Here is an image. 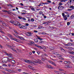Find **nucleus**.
I'll use <instances>...</instances> for the list:
<instances>
[{"label": "nucleus", "mask_w": 74, "mask_h": 74, "mask_svg": "<svg viewBox=\"0 0 74 74\" xmlns=\"http://www.w3.org/2000/svg\"><path fill=\"white\" fill-rule=\"evenodd\" d=\"M35 45L36 47H37L39 49H43L44 48H45V47H42L41 46H39L37 44H35Z\"/></svg>", "instance_id": "f257e3e1"}, {"label": "nucleus", "mask_w": 74, "mask_h": 74, "mask_svg": "<svg viewBox=\"0 0 74 74\" xmlns=\"http://www.w3.org/2000/svg\"><path fill=\"white\" fill-rule=\"evenodd\" d=\"M5 54L6 55L8 56V58H10V59H12V58H14L12 57H11L12 56V54H8L7 53H5Z\"/></svg>", "instance_id": "f03ea898"}, {"label": "nucleus", "mask_w": 74, "mask_h": 74, "mask_svg": "<svg viewBox=\"0 0 74 74\" xmlns=\"http://www.w3.org/2000/svg\"><path fill=\"white\" fill-rule=\"evenodd\" d=\"M19 26V27L20 29H25L26 28H25V27L24 26H22V25L20 24V25H18Z\"/></svg>", "instance_id": "7ed1b4c3"}, {"label": "nucleus", "mask_w": 74, "mask_h": 74, "mask_svg": "<svg viewBox=\"0 0 74 74\" xmlns=\"http://www.w3.org/2000/svg\"><path fill=\"white\" fill-rule=\"evenodd\" d=\"M58 8L59 10H63V8H64V7H63V6H59L58 7Z\"/></svg>", "instance_id": "20e7f679"}, {"label": "nucleus", "mask_w": 74, "mask_h": 74, "mask_svg": "<svg viewBox=\"0 0 74 74\" xmlns=\"http://www.w3.org/2000/svg\"><path fill=\"white\" fill-rule=\"evenodd\" d=\"M7 61H8V59L7 58H5L4 60L2 61V63H5L7 62Z\"/></svg>", "instance_id": "39448f33"}, {"label": "nucleus", "mask_w": 74, "mask_h": 74, "mask_svg": "<svg viewBox=\"0 0 74 74\" xmlns=\"http://www.w3.org/2000/svg\"><path fill=\"white\" fill-rule=\"evenodd\" d=\"M11 39L12 40H14V41H16V42H19V41H18V40L17 39L15 38H11Z\"/></svg>", "instance_id": "423d86ee"}, {"label": "nucleus", "mask_w": 74, "mask_h": 74, "mask_svg": "<svg viewBox=\"0 0 74 74\" xmlns=\"http://www.w3.org/2000/svg\"><path fill=\"white\" fill-rule=\"evenodd\" d=\"M47 67L48 69H53V67L49 65L47 66Z\"/></svg>", "instance_id": "0eeeda50"}, {"label": "nucleus", "mask_w": 74, "mask_h": 74, "mask_svg": "<svg viewBox=\"0 0 74 74\" xmlns=\"http://www.w3.org/2000/svg\"><path fill=\"white\" fill-rule=\"evenodd\" d=\"M34 44V42H31L30 43H28V45H32V44Z\"/></svg>", "instance_id": "6e6552de"}, {"label": "nucleus", "mask_w": 74, "mask_h": 74, "mask_svg": "<svg viewBox=\"0 0 74 74\" xmlns=\"http://www.w3.org/2000/svg\"><path fill=\"white\" fill-rule=\"evenodd\" d=\"M66 16V15H65L63 17L64 21H66V20L67 19V17Z\"/></svg>", "instance_id": "1a4fd4ad"}, {"label": "nucleus", "mask_w": 74, "mask_h": 74, "mask_svg": "<svg viewBox=\"0 0 74 74\" xmlns=\"http://www.w3.org/2000/svg\"><path fill=\"white\" fill-rule=\"evenodd\" d=\"M22 61H23V62H25L26 63H27L28 62V60H25L23 59H22Z\"/></svg>", "instance_id": "9d476101"}, {"label": "nucleus", "mask_w": 74, "mask_h": 74, "mask_svg": "<svg viewBox=\"0 0 74 74\" xmlns=\"http://www.w3.org/2000/svg\"><path fill=\"white\" fill-rule=\"evenodd\" d=\"M17 23H19V22L18 21H16L14 24V25H17Z\"/></svg>", "instance_id": "9b49d317"}, {"label": "nucleus", "mask_w": 74, "mask_h": 74, "mask_svg": "<svg viewBox=\"0 0 74 74\" xmlns=\"http://www.w3.org/2000/svg\"><path fill=\"white\" fill-rule=\"evenodd\" d=\"M7 71H8V72H10V73H13L14 72V71L12 70H7Z\"/></svg>", "instance_id": "f8f14e48"}, {"label": "nucleus", "mask_w": 74, "mask_h": 74, "mask_svg": "<svg viewBox=\"0 0 74 74\" xmlns=\"http://www.w3.org/2000/svg\"><path fill=\"white\" fill-rule=\"evenodd\" d=\"M18 38H20L21 40H25V39L23 38H22L21 37H18Z\"/></svg>", "instance_id": "ddd939ff"}, {"label": "nucleus", "mask_w": 74, "mask_h": 74, "mask_svg": "<svg viewBox=\"0 0 74 74\" xmlns=\"http://www.w3.org/2000/svg\"><path fill=\"white\" fill-rule=\"evenodd\" d=\"M34 41L36 42H38V39L37 38H35L34 39Z\"/></svg>", "instance_id": "4468645a"}, {"label": "nucleus", "mask_w": 74, "mask_h": 74, "mask_svg": "<svg viewBox=\"0 0 74 74\" xmlns=\"http://www.w3.org/2000/svg\"><path fill=\"white\" fill-rule=\"evenodd\" d=\"M8 59V61H9V62H10V60H11L12 59H14V58H7Z\"/></svg>", "instance_id": "2eb2a0df"}, {"label": "nucleus", "mask_w": 74, "mask_h": 74, "mask_svg": "<svg viewBox=\"0 0 74 74\" xmlns=\"http://www.w3.org/2000/svg\"><path fill=\"white\" fill-rule=\"evenodd\" d=\"M64 64H69V62H67V61L64 62Z\"/></svg>", "instance_id": "dca6fc26"}, {"label": "nucleus", "mask_w": 74, "mask_h": 74, "mask_svg": "<svg viewBox=\"0 0 74 74\" xmlns=\"http://www.w3.org/2000/svg\"><path fill=\"white\" fill-rule=\"evenodd\" d=\"M28 36H32V33H31V32H28Z\"/></svg>", "instance_id": "f3484780"}, {"label": "nucleus", "mask_w": 74, "mask_h": 74, "mask_svg": "<svg viewBox=\"0 0 74 74\" xmlns=\"http://www.w3.org/2000/svg\"><path fill=\"white\" fill-rule=\"evenodd\" d=\"M31 63L34 65H37V64L35 63V62L34 61L32 62Z\"/></svg>", "instance_id": "a211bd4d"}, {"label": "nucleus", "mask_w": 74, "mask_h": 74, "mask_svg": "<svg viewBox=\"0 0 74 74\" xmlns=\"http://www.w3.org/2000/svg\"><path fill=\"white\" fill-rule=\"evenodd\" d=\"M12 63L13 64H15V60H12Z\"/></svg>", "instance_id": "6ab92c4d"}, {"label": "nucleus", "mask_w": 74, "mask_h": 74, "mask_svg": "<svg viewBox=\"0 0 74 74\" xmlns=\"http://www.w3.org/2000/svg\"><path fill=\"white\" fill-rule=\"evenodd\" d=\"M46 23L47 24L46 25H48V23H47V22H44L43 23H42V25H44V24L46 25Z\"/></svg>", "instance_id": "aec40b11"}, {"label": "nucleus", "mask_w": 74, "mask_h": 74, "mask_svg": "<svg viewBox=\"0 0 74 74\" xmlns=\"http://www.w3.org/2000/svg\"><path fill=\"white\" fill-rule=\"evenodd\" d=\"M37 63H39V64H40V63H41V62L40 60H38Z\"/></svg>", "instance_id": "412c9836"}, {"label": "nucleus", "mask_w": 74, "mask_h": 74, "mask_svg": "<svg viewBox=\"0 0 74 74\" xmlns=\"http://www.w3.org/2000/svg\"><path fill=\"white\" fill-rule=\"evenodd\" d=\"M8 37H10V38H11V37H12V35L10 34H8Z\"/></svg>", "instance_id": "4be33fe9"}, {"label": "nucleus", "mask_w": 74, "mask_h": 74, "mask_svg": "<svg viewBox=\"0 0 74 74\" xmlns=\"http://www.w3.org/2000/svg\"><path fill=\"white\" fill-rule=\"evenodd\" d=\"M28 67L29 68V69H33V67L30 65L28 66Z\"/></svg>", "instance_id": "5701e85b"}, {"label": "nucleus", "mask_w": 74, "mask_h": 74, "mask_svg": "<svg viewBox=\"0 0 74 74\" xmlns=\"http://www.w3.org/2000/svg\"><path fill=\"white\" fill-rule=\"evenodd\" d=\"M69 8H72V9H73V10H74V7L73 6H71Z\"/></svg>", "instance_id": "b1692460"}, {"label": "nucleus", "mask_w": 74, "mask_h": 74, "mask_svg": "<svg viewBox=\"0 0 74 74\" xmlns=\"http://www.w3.org/2000/svg\"><path fill=\"white\" fill-rule=\"evenodd\" d=\"M44 42L43 41H41V40H40L39 41V43H40V44H44Z\"/></svg>", "instance_id": "393cba45"}, {"label": "nucleus", "mask_w": 74, "mask_h": 74, "mask_svg": "<svg viewBox=\"0 0 74 74\" xmlns=\"http://www.w3.org/2000/svg\"><path fill=\"white\" fill-rule=\"evenodd\" d=\"M52 64H53V65H54V66H56V64H55L53 62L52 63Z\"/></svg>", "instance_id": "a878e982"}, {"label": "nucleus", "mask_w": 74, "mask_h": 74, "mask_svg": "<svg viewBox=\"0 0 74 74\" xmlns=\"http://www.w3.org/2000/svg\"><path fill=\"white\" fill-rule=\"evenodd\" d=\"M0 32L1 33H2L3 34H5V33L3 31L1 30L0 31Z\"/></svg>", "instance_id": "bb28decb"}, {"label": "nucleus", "mask_w": 74, "mask_h": 74, "mask_svg": "<svg viewBox=\"0 0 74 74\" xmlns=\"http://www.w3.org/2000/svg\"><path fill=\"white\" fill-rule=\"evenodd\" d=\"M28 63H32V62L31 60H28Z\"/></svg>", "instance_id": "cd10ccee"}, {"label": "nucleus", "mask_w": 74, "mask_h": 74, "mask_svg": "<svg viewBox=\"0 0 74 74\" xmlns=\"http://www.w3.org/2000/svg\"><path fill=\"white\" fill-rule=\"evenodd\" d=\"M60 6V5H63V4L61 2L59 3V4H58Z\"/></svg>", "instance_id": "c85d7f7f"}, {"label": "nucleus", "mask_w": 74, "mask_h": 74, "mask_svg": "<svg viewBox=\"0 0 74 74\" xmlns=\"http://www.w3.org/2000/svg\"><path fill=\"white\" fill-rule=\"evenodd\" d=\"M61 55L59 54H57V56L58 57V58H59V57H60Z\"/></svg>", "instance_id": "c756f323"}, {"label": "nucleus", "mask_w": 74, "mask_h": 74, "mask_svg": "<svg viewBox=\"0 0 74 74\" xmlns=\"http://www.w3.org/2000/svg\"><path fill=\"white\" fill-rule=\"evenodd\" d=\"M68 44L69 46H71L72 45V43H69Z\"/></svg>", "instance_id": "7c9ffc66"}, {"label": "nucleus", "mask_w": 74, "mask_h": 74, "mask_svg": "<svg viewBox=\"0 0 74 74\" xmlns=\"http://www.w3.org/2000/svg\"><path fill=\"white\" fill-rule=\"evenodd\" d=\"M18 18H19V19H22L23 18L22 17H21V16H18Z\"/></svg>", "instance_id": "2f4dec72"}, {"label": "nucleus", "mask_w": 74, "mask_h": 74, "mask_svg": "<svg viewBox=\"0 0 74 74\" xmlns=\"http://www.w3.org/2000/svg\"><path fill=\"white\" fill-rule=\"evenodd\" d=\"M33 62H34L35 63H37L38 61H37V60H35Z\"/></svg>", "instance_id": "473e14b6"}, {"label": "nucleus", "mask_w": 74, "mask_h": 74, "mask_svg": "<svg viewBox=\"0 0 74 74\" xmlns=\"http://www.w3.org/2000/svg\"><path fill=\"white\" fill-rule=\"evenodd\" d=\"M41 59H42V61H43V62H45V59L42 58Z\"/></svg>", "instance_id": "72a5a7b5"}, {"label": "nucleus", "mask_w": 74, "mask_h": 74, "mask_svg": "<svg viewBox=\"0 0 74 74\" xmlns=\"http://www.w3.org/2000/svg\"><path fill=\"white\" fill-rule=\"evenodd\" d=\"M1 71L2 73H5V72L4 71Z\"/></svg>", "instance_id": "f704fd0d"}, {"label": "nucleus", "mask_w": 74, "mask_h": 74, "mask_svg": "<svg viewBox=\"0 0 74 74\" xmlns=\"http://www.w3.org/2000/svg\"><path fill=\"white\" fill-rule=\"evenodd\" d=\"M68 0H62V1L61 2H65V1H67Z\"/></svg>", "instance_id": "c9c22d12"}, {"label": "nucleus", "mask_w": 74, "mask_h": 74, "mask_svg": "<svg viewBox=\"0 0 74 74\" xmlns=\"http://www.w3.org/2000/svg\"><path fill=\"white\" fill-rule=\"evenodd\" d=\"M47 1L48 3H51V1L50 0H47Z\"/></svg>", "instance_id": "e433bc0d"}, {"label": "nucleus", "mask_w": 74, "mask_h": 74, "mask_svg": "<svg viewBox=\"0 0 74 74\" xmlns=\"http://www.w3.org/2000/svg\"><path fill=\"white\" fill-rule=\"evenodd\" d=\"M32 11H35V9L33 8L32 9Z\"/></svg>", "instance_id": "4c0bfd02"}, {"label": "nucleus", "mask_w": 74, "mask_h": 74, "mask_svg": "<svg viewBox=\"0 0 74 74\" xmlns=\"http://www.w3.org/2000/svg\"><path fill=\"white\" fill-rule=\"evenodd\" d=\"M70 23L69 22H67V25L68 26V25H70Z\"/></svg>", "instance_id": "58836bf2"}, {"label": "nucleus", "mask_w": 74, "mask_h": 74, "mask_svg": "<svg viewBox=\"0 0 74 74\" xmlns=\"http://www.w3.org/2000/svg\"><path fill=\"white\" fill-rule=\"evenodd\" d=\"M72 10H73V9H68V11H72Z\"/></svg>", "instance_id": "ea45409f"}, {"label": "nucleus", "mask_w": 74, "mask_h": 74, "mask_svg": "<svg viewBox=\"0 0 74 74\" xmlns=\"http://www.w3.org/2000/svg\"><path fill=\"white\" fill-rule=\"evenodd\" d=\"M7 46L8 47H10V48H11V47H12V46H11L10 45H7Z\"/></svg>", "instance_id": "a19ab883"}, {"label": "nucleus", "mask_w": 74, "mask_h": 74, "mask_svg": "<svg viewBox=\"0 0 74 74\" xmlns=\"http://www.w3.org/2000/svg\"><path fill=\"white\" fill-rule=\"evenodd\" d=\"M22 19H23V20H24V21H26V18L24 17Z\"/></svg>", "instance_id": "79ce46f5"}, {"label": "nucleus", "mask_w": 74, "mask_h": 74, "mask_svg": "<svg viewBox=\"0 0 74 74\" xmlns=\"http://www.w3.org/2000/svg\"><path fill=\"white\" fill-rule=\"evenodd\" d=\"M31 21L32 22H34V20L33 18H32L31 19Z\"/></svg>", "instance_id": "37998d69"}, {"label": "nucleus", "mask_w": 74, "mask_h": 74, "mask_svg": "<svg viewBox=\"0 0 74 74\" xmlns=\"http://www.w3.org/2000/svg\"><path fill=\"white\" fill-rule=\"evenodd\" d=\"M10 12H11L8 11V12H8V14H10V15H11V13H10Z\"/></svg>", "instance_id": "c03bdc74"}, {"label": "nucleus", "mask_w": 74, "mask_h": 74, "mask_svg": "<svg viewBox=\"0 0 74 74\" xmlns=\"http://www.w3.org/2000/svg\"><path fill=\"white\" fill-rule=\"evenodd\" d=\"M39 14H42V12L41 11V12H40L39 13Z\"/></svg>", "instance_id": "a18cd8bd"}, {"label": "nucleus", "mask_w": 74, "mask_h": 74, "mask_svg": "<svg viewBox=\"0 0 74 74\" xmlns=\"http://www.w3.org/2000/svg\"><path fill=\"white\" fill-rule=\"evenodd\" d=\"M57 74H61V72L58 71Z\"/></svg>", "instance_id": "49530a36"}, {"label": "nucleus", "mask_w": 74, "mask_h": 74, "mask_svg": "<svg viewBox=\"0 0 74 74\" xmlns=\"http://www.w3.org/2000/svg\"><path fill=\"white\" fill-rule=\"evenodd\" d=\"M59 71H63V70L62 69H59Z\"/></svg>", "instance_id": "de8ad7c7"}, {"label": "nucleus", "mask_w": 74, "mask_h": 74, "mask_svg": "<svg viewBox=\"0 0 74 74\" xmlns=\"http://www.w3.org/2000/svg\"><path fill=\"white\" fill-rule=\"evenodd\" d=\"M2 25L3 26H5V23H2Z\"/></svg>", "instance_id": "09e8293b"}, {"label": "nucleus", "mask_w": 74, "mask_h": 74, "mask_svg": "<svg viewBox=\"0 0 74 74\" xmlns=\"http://www.w3.org/2000/svg\"><path fill=\"white\" fill-rule=\"evenodd\" d=\"M49 63H51V64L52 63H53V62H52V61L50 60L49 61Z\"/></svg>", "instance_id": "8fccbe9b"}, {"label": "nucleus", "mask_w": 74, "mask_h": 74, "mask_svg": "<svg viewBox=\"0 0 74 74\" xmlns=\"http://www.w3.org/2000/svg\"><path fill=\"white\" fill-rule=\"evenodd\" d=\"M22 71V69H18V71L19 72H21Z\"/></svg>", "instance_id": "3c124183"}, {"label": "nucleus", "mask_w": 74, "mask_h": 74, "mask_svg": "<svg viewBox=\"0 0 74 74\" xmlns=\"http://www.w3.org/2000/svg\"><path fill=\"white\" fill-rule=\"evenodd\" d=\"M10 23H12V24H14V22H12V21H10Z\"/></svg>", "instance_id": "603ef678"}, {"label": "nucleus", "mask_w": 74, "mask_h": 74, "mask_svg": "<svg viewBox=\"0 0 74 74\" xmlns=\"http://www.w3.org/2000/svg\"><path fill=\"white\" fill-rule=\"evenodd\" d=\"M14 32L16 34H18V33L16 32V31H14Z\"/></svg>", "instance_id": "864d4df0"}, {"label": "nucleus", "mask_w": 74, "mask_h": 74, "mask_svg": "<svg viewBox=\"0 0 74 74\" xmlns=\"http://www.w3.org/2000/svg\"><path fill=\"white\" fill-rule=\"evenodd\" d=\"M62 16H63V17L64 16V13H62Z\"/></svg>", "instance_id": "5fc2aeb1"}, {"label": "nucleus", "mask_w": 74, "mask_h": 74, "mask_svg": "<svg viewBox=\"0 0 74 74\" xmlns=\"http://www.w3.org/2000/svg\"><path fill=\"white\" fill-rule=\"evenodd\" d=\"M59 59H60V60H63V58H62L60 57L59 58Z\"/></svg>", "instance_id": "6e6d98bb"}, {"label": "nucleus", "mask_w": 74, "mask_h": 74, "mask_svg": "<svg viewBox=\"0 0 74 74\" xmlns=\"http://www.w3.org/2000/svg\"><path fill=\"white\" fill-rule=\"evenodd\" d=\"M23 74H28V73H27H27H26V72H23Z\"/></svg>", "instance_id": "4d7b16f0"}, {"label": "nucleus", "mask_w": 74, "mask_h": 74, "mask_svg": "<svg viewBox=\"0 0 74 74\" xmlns=\"http://www.w3.org/2000/svg\"><path fill=\"white\" fill-rule=\"evenodd\" d=\"M21 14H26V13H25V12H21Z\"/></svg>", "instance_id": "13d9d810"}, {"label": "nucleus", "mask_w": 74, "mask_h": 74, "mask_svg": "<svg viewBox=\"0 0 74 74\" xmlns=\"http://www.w3.org/2000/svg\"><path fill=\"white\" fill-rule=\"evenodd\" d=\"M44 56H48V55L46 54H44Z\"/></svg>", "instance_id": "bf43d9fd"}, {"label": "nucleus", "mask_w": 74, "mask_h": 74, "mask_svg": "<svg viewBox=\"0 0 74 74\" xmlns=\"http://www.w3.org/2000/svg\"><path fill=\"white\" fill-rule=\"evenodd\" d=\"M29 8H31V9H32V8H33V6H29Z\"/></svg>", "instance_id": "052dcab7"}, {"label": "nucleus", "mask_w": 74, "mask_h": 74, "mask_svg": "<svg viewBox=\"0 0 74 74\" xmlns=\"http://www.w3.org/2000/svg\"><path fill=\"white\" fill-rule=\"evenodd\" d=\"M20 5H21L22 6H23V3H20Z\"/></svg>", "instance_id": "680f3d73"}, {"label": "nucleus", "mask_w": 74, "mask_h": 74, "mask_svg": "<svg viewBox=\"0 0 74 74\" xmlns=\"http://www.w3.org/2000/svg\"><path fill=\"white\" fill-rule=\"evenodd\" d=\"M71 53L72 54H73V55H74V52L72 51V52H71Z\"/></svg>", "instance_id": "e2e57ef3"}, {"label": "nucleus", "mask_w": 74, "mask_h": 74, "mask_svg": "<svg viewBox=\"0 0 74 74\" xmlns=\"http://www.w3.org/2000/svg\"><path fill=\"white\" fill-rule=\"evenodd\" d=\"M39 29H41L42 28V27L41 26H40L39 27H38Z\"/></svg>", "instance_id": "0e129e2a"}, {"label": "nucleus", "mask_w": 74, "mask_h": 74, "mask_svg": "<svg viewBox=\"0 0 74 74\" xmlns=\"http://www.w3.org/2000/svg\"><path fill=\"white\" fill-rule=\"evenodd\" d=\"M32 53H34V54L35 53V51H32Z\"/></svg>", "instance_id": "69168bd1"}, {"label": "nucleus", "mask_w": 74, "mask_h": 74, "mask_svg": "<svg viewBox=\"0 0 74 74\" xmlns=\"http://www.w3.org/2000/svg\"><path fill=\"white\" fill-rule=\"evenodd\" d=\"M3 12H7L8 11H7V10H3L2 11Z\"/></svg>", "instance_id": "338daca9"}, {"label": "nucleus", "mask_w": 74, "mask_h": 74, "mask_svg": "<svg viewBox=\"0 0 74 74\" xmlns=\"http://www.w3.org/2000/svg\"><path fill=\"white\" fill-rule=\"evenodd\" d=\"M54 72L55 73L58 74V71H54Z\"/></svg>", "instance_id": "774afa93"}]
</instances>
